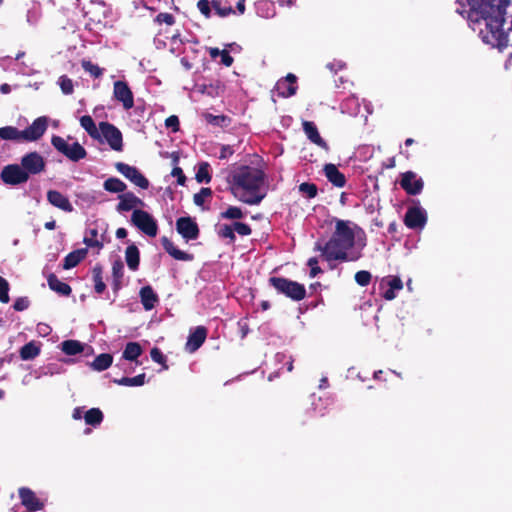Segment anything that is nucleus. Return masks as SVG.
Segmentation results:
<instances>
[{
  "label": "nucleus",
  "mask_w": 512,
  "mask_h": 512,
  "mask_svg": "<svg viewBox=\"0 0 512 512\" xmlns=\"http://www.w3.org/2000/svg\"><path fill=\"white\" fill-rule=\"evenodd\" d=\"M456 12L466 14L469 27L491 48L503 52L508 47V35L503 29L510 0H456Z\"/></svg>",
  "instance_id": "1"
},
{
  "label": "nucleus",
  "mask_w": 512,
  "mask_h": 512,
  "mask_svg": "<svg viewBox=\"0 0 512 512\" xmlns=\"http://www.w3.org/2000/svg\"><path fill=\"white\" fill-rule=\"evenodd\" d=\"M335 230L330 239L322 244L320 241L315 243L314 250L320 251L326 261L330 263V269H335L336 265L332 261L354 262L362 257V252L352 250L356 244V235L353 229L354 223L349 220L333 218Z\"/></svg>",
  "instance_id": "2"
},
{
  "label": "nucleus",
  "mask_w": 512,
  "mask_h": 512,
  "mask_svg": "<svg viewBox=\"0 0 512 512\" xmlns=\"http://www.w3.org/2000/svg\"><path fill=\"white\" fill-rule=\"evenodd\" d=\"M232 192L241 202L248 205H258L265 198V193H260L266 175L263 170L242 165L230 175Z\"/></svg>",
  "instance_id": "3"
},
{
  "label": "nucleus",
  "mask_w": 512,
  "mask_h": 512,
  "mask_svg": "<svg viewBox=\"0 0 512 512\" xmlns=\"http://www.w3.org/2000/svg\"><path fill=\"white\" fill-rule=\"evenodd\" d=\"M269 284L278 294L284 295L295 302L303 300L307 295L306 288L303 284L289 278L272 276L269 278Z\"/></svg>",
  "instance_id": "4"
},
{
  "label": "nucleus",
  "mask_w": 512,
  "mask_h": 512,
  "mask_svg": "<svg viewBox=\"0 0 512 512\" xmlns=\"http://www.w3.org/2000/svg\"><path fill=\"white\" fill-rule=\"evenodd\" d=\"M51 145L58 153L65 156L71 162L76 163L87 157L86 149L78 141L69 143L63 137L53 135L51 137Z\"/></svg>",
  "instance_id": "5"
},
{
  "label": "nucleus",
  "mask_w": 512,
  "mask_h": 512,
  "mask_svg": "<svg viewBox=\"0 0 512 512\" xmlns=\"http://www.w3.org/2000/svg\"><path fill=\"white\" fill-rule=\"evenodd\" d=\"M428 221L427 211L421 206L418 199H412L411 205L407 208L403 222L411 230L421 231Z\"/></svg>",
  "instance_id": "6"
},
{
  "label": "nucleus",
  "mask_w": 512,
  "mask_h": 512,
  "mask_svg": "<svg viewBox=\"0 0 512 512\" xmlns=\"http://www.w3.org/2000/svg\"><path fill=\"white\" fill-rule=\"evenodd\" d=\"M131 224L148 237H156L158 234V222L149 212L142 209H134L131 215Z\"/></svg>",
  "instance_id": "7"
},
{
  "label": "nucleus",
  "mask_w": 512,
  "mask_h": 512,
  "mask_svg": "<svg viewBox=\"0 0 512 512\" xmlns=\"http://www.w3.org/2000/svg\"><path fill=\"white\" fill-rule=\"evenodd\" d=\"M20 165L28 179L32 175H38L45 170V158L37 151H31L24 154L20 159Z\"/></svg>",
  "instance_id": "8"
},
{
  "label": "nucleus",
  "mask_w": 512,
  "mask_h": 512,
  "mask_svg": "<svg viewBox=\"0 0 512 512\" xmlns=\"http://www.w3.org/2000/svg\"><path fill=\"white\" fill-rule=\"evenodd\" d=\"M100 134L102 142H107L110 148L114 151L120 152L123 150V136L121 131L114 125L106 121L99 123Z\"/></svg>",
  "instance_id": "9"
},
{
  "label": "nucleus",
  "mask_w": 512,
  "mask_h": 512,
  "mask_svg": "<svg viewBox=\"0 0 512 512\" xmlns=\"http://www.w3.org/2000/svg\"><path fill=\"white\" fill-rule=\"evenodd\" d=\"M399 185L409 196L420 195L424 189V180L416 172L408 170L400 173Z\"/></svg>",
  "instance_id": "10"
},
{
  "label": "nucleus",
  "mask_w": 512,
  "mask_h": 512,
  "mask_svg": "<svg viewBox=\"0 0 512 512\" xmlns=\"http://www.w3.org/2000/svg\"><path fill=\"white\" fill-rule=\"evenodd\" d=\"M116 170L122 174L126 179L141 189H148L150 182L142 174V172L135 166H131L124 162L115 163Z\"/></svg>",
  "instance_id": "11"
},
{
  "label": "nucleus",
  "mask_w": 512,
  "mask_h": 512,
  "mask_svg": "<svg viewBox=\"0 0 512 512\" xmlns=\"http://www.w3.org/2000/svg\"><path fill=\"white\" fill-rule=\"evenodd\" d=\"M107 229L108 224L104 222L96 224L95 227L87 228L83 237V243L87 246L86 248H97L98 251L102 250Z\"/></svg>",
  "instance_id": "12"
},
{
  "label": "nucleus",
  "mask_w": 512,
  "mask_h": 512,
  "mask_svg": "<svg viewBox=\"0 0 512 512\" xmlns=\"http://www.w3.org/2000/svg\"><path fill=\"white\" fill-rule=\"evenodd\" d=\"M176 231L188 243L199 237L200 229L194 218L182 216L176 220Z\"/></svg>",
  "instance_id": "13"
},
{
  "label": "nucleus",
  "mask_w": 512,
  "mask_h": 512,
  "mask_svg": "<svg viewBox=\"0 0 512 512\" xmlns=\"http://www.w3.org/2000/svg\"><path fill=\"white\" fill-rule=\"evenodd\" d=\"M0 178L4 184L10 186H18L29 180L20 164L4 166L1 170Z\"/></svg>",
  "instance_id": "14"
},
{
  "label": "nucleus",
  "mask_w": 512,
  "mask_h": 512,
  "mask_svg": "<svg viewBox=\"0 0 512 512\" xmlns=\"http://www.w3.org/2000/svg\"><path fill=\"white\" fill-rule=\"evenodd\" d=\"M48 117L40 116L36 118L29 126L21 130V136L25 142H36L46 132L48 128Z\"/></svg>",
  "instance_id": "15"
},
{
  "label": "nucleus",
  "mask_w": 512,
  "mask_h": 512,
  "mask_svg": "<svg viewBox=\"0 0 512 512\" xmlns=\"http://www.w3.org/2000/svg\"><path fill=\"white\" fill-rule=\"evenodd\" d=\"M298 89L297 76L288 73L285 77L280 78L274 87V91L281 98H289L296 94Z\"/></svg>",
  "instance_id": "16"
},
{
  "label": "nucleus",
  "mask_w": 512,
  "mask_h": 512,
  "mask_svg": "<svg viewBox=\"0 0 512 512\" xmlns=\"http://www.w3.org/2000/svg\"><path fill=\"white\" fill-rule=\"evenodd\" d=\"M114 98L121 102L124 109L129 110L134 106V96L127 82L117 80L113 87Z\"/></svg>",
  "instance_id": "17"
},
{
  "label": "nucleus",
  "mask_w": 512,
  "mask_h": 512,
  "mask_svg": "<svg viewBox=\"0 0 512 512\" xmlns=\"http://www.w3.org/2000/svg\"><path fill=\"white\" fill-rule=\"evenodd\" d=\"M207 333V328L202 325L196 326L195 328L191 329L187 337L185 350L188 353L196 352L205 342L207 338Z\"/></svg>",
  "instance_id": "18"
},
{
  "label": "nucleus",
  "mask_w": 512,
  "mask_h": 512,
  "mask_svg": "<svg viewBox=\"0 0 512 512\" xmlns=\"http://www.w3.org/2000/svg\"><path fill=\"white\" fill-rule=\"evenodd\" d=\"M21 504L29 512L40 511L44 508V503L36 496L35 492L28 487H21L18 490Z\"/></svg>",
  "instance_id": "19"
},
{
  "label": "nucleus",
  "mask_w": 512,
  "mask_h": 512,
  "mask_svg": "<svg viewBox=\"0 0 512 512\" xmlns=\"http://www.w3.org/2000/svg\"><path fill=\"white\" fill-rule=\"evenodd\" d=\"M384 286H387V289L382 296L385 300L391 301L396 298L397 292L402 290L403 282L399 276L388 275L382 278L380 282V287L383 288Z\"/></svg>",
  "instance_id": "20"
},
{
  "label": "nucleus",
  "mask_w": 512,
  "mask_h": 512,
  "mask_svg": "<svg viewBox=\"0 0 512 512\" xmlns=\"http://www.w3.org/2000/svg\"><path fill=\"white\" fill-rule=\"evenodd\" d=\"M119 202L116 205V211L120 214L134 210L137 206H144L142 199L133 192H126L118 195Z\"/></svg>",
  "instance_id": "21"
},
{
  "label": "nucleus",
  "mask_w": 512,
  "mask_h": 512,
  "mask_svg": "<svg viewBox=\"0 0 512 512\" xmlns=\"http://www.w3.org/2000/svg\"><path fill=\"white\" fill-rule=\"evenodd\" d=\"M303 131L309 141L322 149L328 151L329 146L327 142L321 137L316 124L312 121H303Z\"/></svg>",
  "instance_id": "22"
},
{
  "label": "nucleus",
  "mask_w": 512,
  "mask_h": 512,
  "mask_svg": "<svg viewBox=\"0 0 512 512\" xmlns=\"http://www.w3.org/2000/svg\"><path fill=\"white\" fill-rule=\"evenodd\" d=\"M47 201L64 212H72L74 210L69 198L58 190H49L47 192Z\"/></svg>",
  "instance_id": "23"
},
{
  "label": "nucleus",
  "mask_w": 512,
  "mask_h": 512,
  "mask_svg": "<svg viewBox=\"0 0 512 512\" xmlns=\"http://www.w3.org/2000/svg\"><path fill=\"white\" fill-rule=\"evenodd\" d=\"M323 172L327 180L335 187L342 188L346 185L345 175L333 163H327L323 167Z\"/></svg>",
  "instance_id": "24"
},
{
  "label": "nucleus",
  "mask_w": 512,
  "mask_h": 512,
  "mask_svg": "<svg viewBox=\"0 0 512 512\" xmlns=\"http://www.w3.org/2000/svg\"><path fill=\"white\" fill-rule=\"evenodd\" d=\"M161 244L164 248V250L175 260L179 261H192L194 259V256L192 254H189L185 251L180 250L178 247H176L173 242L167 238L166 236H163L161 238Z\"/></svg>",
  "instance_id": "25"
},
{
  "label": "nucleus",
  "mask_w": 512,
  "mask_h": 512,
  "mask_svg": "<svg viewBox=\"0 0 512 512\" xmlns=\"http://www.w3.org/2000/svg\"><path fill=\"white\" fill-rule=\"evenodd\" d=\"M139 297L143 308L146 311H150L155 308L156 304L159 302V297L157 293L153 290L150 285L143 286L139 291Z\"/></svg>",
  "instance_id": "26"
},
{
  "label": "nucleus",
  "mask_w": 512,
  "mask_h": 512,
  "mask_svg": "<svg viewBox=\"0 0 512 512\" xmlns=\"http://www.w3.org/2000/svg\"><path fill=\"white\" fill-rule=\"evenodd\" d=\"M87 253V248H79L71 251L65 256L62 262V268L64 270H70L76 267L86 257Z\"/></svg>",
  "instance_id": "27"
},
{
  "label": "nucleus",
  "mask_w": 512,
  "mask_h": 512,
  "mask_svg": "<svg viewBox=\"0 0 512 512\" xmlns=\"http://www.w3.org/2000/svg\"><path fill=\"white\" fill-rule=\"evenodd\" d=\"M49 288L61 296L68 297L72 293L69 284L61 281L54 273H51L47 278Z\"/></svg>",
  "instance_id": "28"
},
{
  "label": "nucleus",
  "mask_w": 512,
  "mask_h": 512,
  "mask_svg": "<svg viewBox=\"0 0 512 512\" xmlns=\"http://www.w3.org/2000/svg\"><path fill=\"white\" fill-rule=\"evenodd\" d=\"M41 353V343L34 340L24 344L19 349V357L23 361H31Z\"/></svg>",
  "instance_id": "29"
},
{
  "label": "nucleus",
  "mask_w": 512,
  "mask_h": 512,
  "mask_svg": "<svg viewBox=\"0 0 512 512\" xmlns=\"http://www.w3.org/2000/svg\"><path fill=\"white\" fill-rule=\"evenodd\" d=\"M125 261L131 271H136L140 264V251L135 243H131L125 250Z\"/></svg>",
  "instance_id": "30"
},
{
  "label": "nucleus",
  "mask_w": 512,
  "mask_h": 512,
  "mask_svg": "<svg viewBox=\"0 0 512 512\" xmlns=\"http://www.w3.org/2000/svg\"><path fill=\"white\" fill-rule=\"evenodd\" d=\"M80 125L92 139L102 142L100 129L97 128L93 118L90 115H83L80 117Z\"/></svg>",
  "instance_id": "31"
},
{
  "label": "nucleus",
  "mask_w": 512,
  "mask_h": 512,
  "mask_svg": "<svg viewBox=\"0 0 512 512\" xmlns=\"http://www.w3.org/2000/svg\"><path fill=\"white\" fill-rule=\"evenodd\" d=\"M86 344L73 339L64 340L60 343L61 351L68 355L74 356L84 351Z\"/></svg>",
  "instance_id": "32"
},
{
  "label": "nucleus",
  "mask_w": 512,
  "mask_h": 512,
  "mask_svg": "<svg viewBox=\"0 0 512 512\" xmlns=\"http://www.w3.org/2000/svg\"><path fill=\"white\" fill-rule=\"evenodd\" d=\"M113 363V356L110 353H101L90 363V367L97 372L107 370Z\"/></svg>",
  "instance_id": "33"
},
{
  "label": "nucleus",
  "mask_w": 512,
  "mask_h": 512,
  "mask_svg": "<svg viewBox=\"0 0 512 512\" xmlns=\"http://www.w3.org/2000/svg\"><path fill=\"white\" fill-rule=\"evenodd\" d=\"M143 349L138 342H128L123 350L122 358L127 361H137L142 355Z\"/></svg>",
  "instance_id": "34"
},
{
  "label": "nucleus",
  "mask_w": 512,
  "mask_h": 512,
  "mask_svg": "<svg viewBox=\"0 0 512 512\" xmlns=\"http://www.w3.org/2000/svg\"><path fill=\"white\" fill-rule=\"evenodd\" d=\"M103 420L104 414L100 408H90L84 413L85 424L94 428L100 426Z\"/></svg>",
  "instance_id": "35"
},
{
  "label": "nucleus",
  "mask_w": 512,
  "mask_h": 512,
  "mask_svg": "<svg viewBox=\"0 0 512 512\" xmlns=\"http://www.w3.org/2000/svg\"><path fill=\"white\" fill-rule=\"evenodd\" d=\"M103 188L110 193L122 194L127 189V185L117 177H109L104 181Z\"/></svg>",
  "instance_id": "36"
},
{
  "label": "nucleus",
  "mask_w": 512,
  "mask_h": 512,
  "mask_svg": "<svg viewBox=\"0 0 512 512\" xmlns=\"http://www.w3.org/2000/svg\"><path fill=\"white\" fill-rule=\"evenodd\" d=\"M207 124L212 125L214 127L226 128L231 123V118L227 115H214L211 113H205L203 115Z\"/></svg>",
  "instance_id": "37"
},
{
  "label": "nucleus",
  "mask_w": 512,
  "mask_h": 512,
  "mask_svg": "<svg viewBox=\"0 0 512 512\" xmlns=\"http://www.w3.org/2000/svg\"><path fill=\"white\" fill-rule=\"evenodd\" d=\"M113 382L120 386L140 387L146 382V374L141 373L134 377H122L120 379H114Z\"/></svg>",
  "instance_id": "38"
},
{
  "label": "nucleus",
  "mask_w": 512,
  "mask_h": 512,
  "mask_svg": "<svg viewBox=\"0 0 512 512\" xmlns=\"http://www.w3.org/2000/svg\"><path fill=\"white\" fill-rule=\"evenodd\" d=\"M0 139L6 141H23L21 130L14 126H4L0 128Z\"/></svg>",
  "instance_id": "39"
},
{
  "label": "nucleus",
  "mask_w": 512,
  "mask_h": 512,
  "mask_svg": "<svg viewBox=\"0 0 512 512\" xmlns=\"http://www.w3.org/2000/svg\"><path fill=\"white\" fill-rule=\"evenodd\" d=\"M92 277L94 282V290L97 294H102L106 290V284L103 281L102 267L96 265L92 270Z\"/></svg>",
  "instance_id": "40"
},
{
  "label": "nucleus",
  "mask_w": 512,
  "mask_h": 512,
  "mask_svg": "<svg viewBox=\"0 0 512 512\" xmlns=\"http://www.w3.org/2000/svg\"><path fill=\"white\" fill-rule=\"evenodd\" d=\"M210 165L208 162H201L198 164V169L195 174V179L198 183H209L212 179L210 174Z\"/></svg>",
  "instance_id": "41"
},
{
  "label": "nucleus",
  "mask_w": 512,
  "mask_h": 512,
  "mask_svg": "<svg viewBox=\"0 0 512 512\" xmlns=\"http://www.w3.org/2000/svg\"><path fill=\"white\" fill-rule=\"evenodd\" d=\"M217 234L220 238L228 239L229 243H234L236 235L233 224H221L217 226Z\"/></svg>",
  "instance_id": "42"
},
{
  "label": "nucleus",
  "mask_w": 512,
  "mask_h": 512,
  "mask_svg": "<svg viewBox=\"0 0 512 512\" xmlns=\"http://www.w3.org/2000/svg\"><path fill=\"white\" fill-rule=\"evenodd\" d=\"M299 192L307 199H313L318 195V187L312 182H303L298 186Z\"/></svg>",
  "instance_id": "43"
},
{
  "label": "nucleus",
  "mask_w": 512,
  "mask_h": 512,
  "mask_svg": "<svg viewBox=\"0 0 512 512\" xmlns=\"http://www.w3.org/2000/svg\"><path fill=\"white\" fill-rule=\"evenodd\" d=\"M220 216L223 219L239 220L244 218L245 214L240 207L229 206L225 211L221 212Z\"/></svg>",
  "instance_id": "44"
},
{
  "label": "nucleus",
  "mask_w": 512,
  "mask_h": 512,
  "mask_svg": "<svg viewBox=\"0 0 512 512\" xmlns=\"http://www.w3.org/2000/svg\"><path fill=\"white\" fill-rule=\"evenodd\" d=\"M178 161H179V157L177 155H173L172 162L174 164V167H173V169L171 171V175L173 177L177 178V184L178 185L184 186L185 183H186L187 178H186L182 168L177 166Z\"/></svg>",
  "instance_id": "45"
},
{
  "label": "nucleus",
  "mask_w": 512,
  "mask_h": 512,
  "mask_svg": "<svg viewBox=\"0 0 512 512\" xmlns=\"http://www.w3.org/2000/svg\"><path fill=\"white\" fill-rule=\"evenodd\" d=\"M57 84L64 95H70L74 91L73 81L67 75H61L58 78Z\"/></svg>",
  "instance_id": "46"
},
{
  "label": "nucleus",
  "mask_w": 512,
  "mask_h": 512,
  "mask_svg": "<svg viewBox=\"0 0 512 512\" xmlns=\"http://www.w3.org/2000/svg\"><path fill=\"white\" fill-rule=\"evenodd\" d=\"M257 13L261 17L269 18L274 16L273 3L269 1H260L257 3Z\"/></svg>",
  "instance_id": "47"
},
{
  "label": "nucleus",
  "mask_w": 512,
  "mask_h": 512,
  "mask_svg": "<svg viewBox=\"0 0 512 512\" xmlns=\"http://www.w3.org/2000/svg\"><path fill=\"white\" fill-rule=\"evenodd\" d=\"M82 68L94 78H98L103 74V69L89 60L82 61Z\"/></svg>",
  "instance_id": "48"
},
{
  "label": "nucleus",
  "mask_w": 512,
  "mask_h": 512,
  "mask_svg": "<svg viewBox=\"0 0 512 512\" xmlns=\"http://www.w3.org/2000/svg\"><path fill=\"white\" fill-rule=\"evenodd\" d=\"M355 282L361 286L365 287L368 286L372 279V274L367 270H360L356 272L354 276Z\"/></svg>",
  "instance_id": "49"
},
{
  "label": "nucleus",
  "mask_w": 512,
  "mask_h": 512,
  "mask_svg": "<svg viewBox=\"0 0 512 512\" xmlns=\"http://www.w3.org/2000/svg\"><path fill=\"white\" fill-rule=\"evenodd\" d=\"M353 229H354L355 235H356L355 246H357L359 248L358 251L361 252L367 245L365 231L361 227H359L357 224L353 225Z\"/></svg>",
  "instance_id": "50"
},
{
  "label": "nucleus",
  "mask_w": 512,
  "mask_h": 512,
  "mask_svg": "<svg viewBox=\"0 0 512 512\" xmlns=\"http://www.w3.org/2000/svg\"><path fill=\"white\" fill-rule=\"evenodd\" d=\"M212 195L211 188L208 187H202L199 192L194 194L193 201L196 206H202L205 202V199L207 197H210Z\"/></svg>",
  "instance_id": "51"
},
{
  "label": "nucleus",
  "mask_w": 512,
  "mask_h": 512,
  "mask_svg": "<svg viewBox=\"0 0 512 512\" xmlns=\"http://www.w3.org/2000/svg\"><path fill=\"white\" fill-rule=\"evenodd\" d=\"M10 284L9 282L2 276H0V302L8 303L10 301L9 297Z\"/></svg>",
  "instance_id": "52"
},
{
  "label": "nucleus",
  "mask_w": 512,
  "mask_h": 512,
  "mask_svg": "<svg viewBox=\"0 0 512 512\" xmlns=\"http://www.w3.org/2000/svg\"><path fill=\"white\" fill-rule=\"evenodd\" d=\"M150 356H151V359L162 365L164 369H167L168 366L166 365V356L163 354V352L160 350V348L158 347H153L151 350H150Z\"/></svg>",
  "instance_id": "53"
},
{
  "label": "nucleus",
  "mask_w": 512,
  "mask_h": 512,
  "mask_svg": "<svg viewBox=\"0 0 512 512\" xmlns=\"http://www.w3.org/2000/svg\"><path fill=\"white\" fill-rule=\"evenodd\" d=\"M275 362L277 364H286L287 371L291 372L293 370V360L292 357L286 355L285 353L278 352L275 354Z\"/></svg>",
  "instance_id": "54"
},
{
  "label": "nucleus",
  "mask_w": 512,
  "mask_h": 512,
  "mask_svg": "<svg viewBox=\"0 0 512 512\" xmlns=\"http://www.w3.org/2000/svg\"><path fill=\"white\" fill-rule=\"evenodd\" d=\"M124 276V263L118 259L112 264V278L123 280Z\"/></svg>",
  "instance_id": "55"
},
{
  "label": "nucleus",
  "mask_w": 512,
  "mask_h": 512,
  "mask_svg": "<svg viewBox=\"0 0 512 512\" xmlns=\"http://www.w3.org/2000/svg\"><path fill=\"white\" fill-rule=\"evenodd\" d=\"M234 233L237 232L241 236H249L252 233V229L249 224L236 221L233 223Z\"/></svg>",
  "instance_id": "56"
},
{
  "label": "nucleus",
  "mask_w": 512,
  "mask_h": 512,
  "mask_svg": "<svg viewBox=\"0 0 512 512\" xmlns=\"http://www.w3.org/2000/svg\"><path fill=\"white\" fill-rule=\"evenodd\" d=\"M29 306H30L29 298L26 296H23V297L16 298L12 307L15 311L21 312V311L28 309Z\"/></svg>",
  "instance_id": "57"
},
{
  "label": "nucleus",
  "mask_w": 512,
  "mask_h": 512,
  "mask_svg": "<svg viewBox=\"0 0 512 512\" xmlns=\"http://www.w3.org/2000/svg\"><path fill=\"white\" fill-rule=\"evenodd\" d=\"M40 19V11L33 7L31 9H28L26 14V21L31 26H36Z\"/></svg>",
  "instance_id": "58"
},
{
  "label": "nucleus",
  "mask_w": 512,
  "mask_h": 512,
  "mask_svg": "<svg viewBox=\"0 0 512 512\" xmlns=\"http://www.w3.org/2000/svg\"><path fill=\"white\" fill-rule=\"evenodd\" d=\"M307 265L310 267L309 276L311 278H315L316 276L323 272L318 265V259L316 257L310 258L307 262Z\"/></svg>",
  "instance_id": "59"
},
{
  "label": "nucleus",
  "mask_w": 512,
  "mask_h": 512,
  "mask_svg": "<svg viewBox=\"0 0 512 512\" xmlns=\"http://www.w3.org/2000/svg\"><path fill=\"white\" fill-rule=\"evenodd\" d=\"M197 8L206 18L211 17L212 9L209 0H199Z\"/></svg>",
  "instance_id": "60"
},
{
  "label": "nucleus",
  "mask_w": 512,
  "mask_h": 512,
  "mask_svg": "<svg viewBox=\"0 0 512 512\" xmlns=\"http://www.w3.org/2000/svg\"><path fill=\"white\" fill-rule=\"evenodd\" d=\"M165 126L168 129H171L173 132H177L180 129V121L178 116L171 115L165 120Z\"/></svg>",
  "instance_id": "61"
},
{
  "label": "nucleus",
  "mask_w": 512,
  "mask_h": 512,
  "mask_svg": "<svg viewBox=\"0 0 512 512\" xmlns=\"http://www.w3.org/2000/svg\"><path fill=\"white\" fill-rule=\"evenodd\" d=\"M346 67V63L342 60H334L326 64V68L332 73L336 74L338 71L343 70Z\"/></svg>",
  "instance_id": "62"
},
{
  "label": "nucleus",
  "mask_w": 512,
  "mask_h": 512,
  "mask_svg": "<svg viewBox=\"0 0 512 512\" xmlns=\"http://www.w3.org/2000/svg\"><path fill=\"white\" fill-rule=\"evenodd\" d=\"M155 21L158 23H165L167 25H173L175 23V18L170 13H159L156 16Z\"/></svg>",
  "instance_id": "63"
},
{
  "label": "nucleus",
  "mask_w": 512,
  "mask_h": 512,
  "mask_svg": "<svg viewBox=\"0 0 512 512\" xmlns=\"http://www.w3.org/2000/svg\"><path fill=\"white\" fill-rule=\"evenodd\" d=\"M233 154H234V149H233L232 146H230V145H222L218 158L220 160H225V159L229 158Z\"/></svg>",
  "instance_id": "64"
}]
</instances>
